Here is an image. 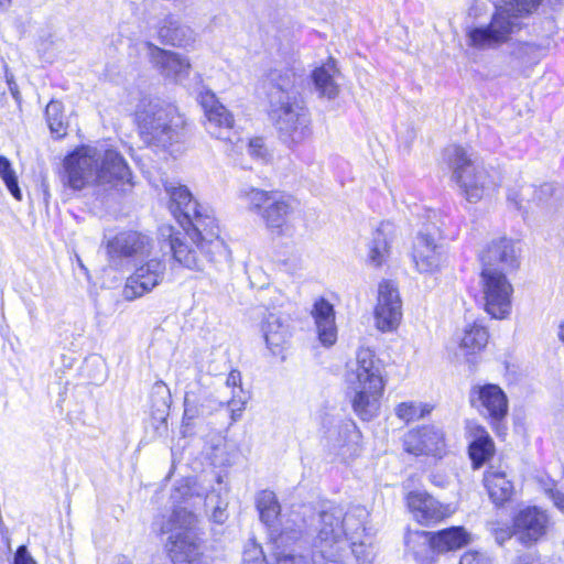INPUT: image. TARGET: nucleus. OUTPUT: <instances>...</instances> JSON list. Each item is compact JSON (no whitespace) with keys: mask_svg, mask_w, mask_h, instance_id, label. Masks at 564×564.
Instances as JSON below:
<instances>
[{"mask_svg":"<svg viewBox=\"0 0 564 564\" xmlns=\"http://www.w3.org/2000/svg\"><path fill=\"white\" fill-rule=\"evenodd\" d=\"M521 51L523 53H525V54H529V53L533 54V59H532L533 64H536L539 62V59H540V52L534 46H532V45H524V46H522Z\"/></svg>","mask_w":564,"mask_h":564,"instance_id":"680f3d73","label":"nucleus"},{"mask_svg":"<svg viewBox=\"0 0 564 564\" xmlns=\"http://www.w3.org/2000/svg\"><path fill=\"white\" fill-rule=\"evenodd\" d=\"M152 419L156 420L166 430V416L171 405V392L169 387L161 380L152 386L151 390Z\"/></svg>","mask_w":564,"mask_h":564,"instance_id":"c9c22d12","label":"nucleus"},{"mask_svg":"<svg viewBox=\"0 0 564 564\" xmlns=\"http://www.w3.org/2000/svg\"><path fill=\"white\" fill-rule=\"evenodd\" d=\"M140 137L149 147L169 151L183 141L185 119L174 106L158 98H143L135 110Z\"/></svg>","mask_w":564,"mask_h":564,"instance_id":"f03ea898","label":"nucleus"},{"mask_svg":"<svg viewBox=\"0 0 564 564\" xmlns=\"http://www.w3.org/2000/svg\"><path fill=\"white\" fill-rule=\"evenodd\" d=\"M473 441L469 444V457L474 468H480L491 454V438L489 433L480 425H469Z\"/></svg>","mask_w":564,"mask_h":564,"instance_id":"473e14b6","label":"nucleus"},{"mask_svg":"<svg viewBox=\"0 0 564 564\" xmlns=\"http://www.w3.org/2000/svg\"><path fill=\"white\" fill-rule=\"evenodd\" d=\"M433 532L421 530H409L404 536L406 551L411 553L417 562L422 564H433L435 562V552L432 549Z\"/></svg>","mask_w":564,"mask_h":564,"instance_id":"2f4dec72","label":"nucleus"},{"mask_svg":"<svg viewBox=\"0 0 564 564\" xmlns=\"http://www.w3.org/2000/svg\"><path fill=\"white\" fill-rule=\"evenodd\" d=\"M238 197L247 209L258 215L265 228L275 235H282L290 215L296 208V200L290 194L280 191H265L252 185H243Z\"/></svg>","mask_w":564,"mask_h":564,"instance_id":"423d86ee","label":"nucleus"},{"mask_svg":"<svg viewBox=\"0 0 564 564\" xmlns=\"http://www.w3.org/2000/svg\"><path fill=\"white\" fill-rule=\"evenodd\" d=\"M196 517L185 508L177 507L164 521L154 522L162 534L171 533L166 544L169 556L174 564H202L203 552L194 532Z\"/></svg>","mask_w":564,"mask_h":564,"instance_id":"39448f33","label":"nucleus"},{"mask_svg":"<svg viewBox=\"0 0 564 564\" xmlns=\"http://www.w3.org/2000/svg\"><path fill=\"white\" fill-rule=\"evenodd\" d=\"M449 164L453 169V180L469 202H478L484 195V185L488 178L487 173L477 164L467 151L458 145L446 150Z\"/></svg>","mask_w":564,"mask_h":564,"instance_id":"6e6552de","label":"nucleus"},{"mask_svg":"<svg viewBox=\"0 0 564 564\" xmlns=\"http://www.w3.org/2000/svg\"><path fill=\"white\" fill-rule=\"evenodd\" d=\"M521 249L518 243L510 239H501L496 247V259L501 270L506 272L516 271L520 265Z\"/></svg>","mask_w":564,"mask_h":564,"instance_id":"ea45409f","label":"nucleus"},{"mask_svg":"<svg viewBox=\"0 0 564 564\" xmlns=\"http://www.w3.org/2000/svg\"><path fill=\"white\" fill-rule=\"evenodd\" d=\"M64 169L65 184L74 191L93 184L104 194L126 193L133 185L126 160L113 149L77 148L65 158Z\"/></svg>","mask_w":564,"mask_h":564,"instance_id":"f257e3e1","label":"nucleus"},{"mask_svg":"<svg viewBox=\"0 0 564 564\" xmlns=\"http://www.w3.org/2000/svg\"><path fill=\"white\" fill-rule=\"evenodd\" d=\"M261 329L270 351L275 356H280L291 337L288 318L275 313H269L262 322Z\"/></svg>","mask_w":564,"mask_h":564,"instance_id":"b1692460","label":"nucleus"},{"mask_svg":"<svg viewBox=\"0 0 564 564\" xmlns=\"http://www.w3.org/2000/svg\"><path fill=\"white\" fill-rule=\"evenodd\" d=\"M429 412L430 409H427L426 405L416 404L414 402L400 403L395 409L397 416L405 422L421 419Z\"/></svg>","mask_w":564,"mask_h":564,"instance_id":"de8ad7c7","label":"nucleus"},{"mask_svg":"<svg viewBox=\"0 0 564 564\" xmlns=\"http://www.w3.org/2000/svg\"><path fill=\"white\" fill-rule=\"evenodd\" d=\"M6 80H7V84L9 86L10 93L12 94V96L14 98H17L18 95H19V89H18L17 83L14 82L13 75L11 73H9V72H6Z\"/></svg>","mask_w":564,"mask_h":564,"instance_id":"bf43d9fd","label":"nucleus"},{"mask_svg":"<svg viewBox=\"0 0 564 564\" xmlns=\"http://www.w3.org/2000/svg\"><path fill=\"white\" fill-rule=\"evenodd\" d=\"M404 449L413 455L441 456L445 443L443 432L434 426L410 431L403 440Z\"/></svg>","mask_w":564,"mask_h":564,"instance_id":"5701e85b","label":"nucleus"},{"mask_svg":"<svg viewBox=\"0 0 564 564\" xmlns=\"http://www.w3.org/2000/svg\"><path fill=\"white\" fill-rule=\"evenodd\" d=\"M488 339L489 333L487 328L478 323H474L466 328L459 348L466 356L474 355L487 346Z\"/></svg>","mask_w":564,"mask_h":564,"instance_id":"e433bc0d","label":"nucleus"},{"mask_svg":"<svg viewBox=\"0 0 564 564\" xmlns=\"http://www.w3.org/2000/svg\"><path fill=\"white\" fill-rule=\"evenodd\" d=\"M165 271V262L158 258H152L141 263L127 279L123 288V297L128 301H133L151 292L163 281Z\"/></svg>","mask_w":564,"mask_h":564,"instance_id":"2eb2a0df","label":"nucleus"},{"mask_svg":"<svg viewBox=\"0 0 564 564\" xmlns=\"http://www.w3.org/2000/svg\"><path fill=\"white\" fill-rule=\"evenodd\" d=\"M557 336L564 343V322L558 327Z\"/></svg>","mask_w":564,"mask_h":564,"instance_id":"338daca9","label":"nucleus"},{"mask_svg":"<svg viewBox=\"0 0 564 564\" xmlns=\"http://www.w3.org/2000/svg\"><path fill=\"white\" fill-rule=\"evenodd\" d=\"M467 45L474 50H488L494 45V12L486 23L468 25L466 29Z\"/></svg>","mask_w":564,"mask_h":564,"instance_id":"72a5a7b5","label":"nucleus"},{"mask_svg":"<svg viewBox=\"0 0 564 564\" xmlns=\"http://www.w3.org/2000/svg\"><path fill=\"white\" fill-rule=\"evenodd\" d=\"M390 225L381 224L380 227L372 234L369 242L368 261L375 267H380L389 256L390 249Z\"/></svg>","mask_w":564,"mask_h":564,"instance_id":"f704fd0d","label":"nucleus"},{"mask_svg":"<svg viewBox=\"0 0 564 564\" xmlns=\"http://www.w3.org/2000/svg\"><path fill=\"white\" fill-rule=\"evenodd\" d=\"M508 412V399L505 392L496 386V436H506V426L500 424L498 421L503 417Z\"/></svg>","mask_w":564,"mask_h":564,"instance_id":"09e8293b","label":"nucleus"},{"mask_svg":"<svg viewBox=\"0 0 564 564\" xmlns=\"http://www.w3.org/2000/svg\"><path fill=\"white\" fill-rule=\"evenodd\" d=\"M550 524L545 511L536 507H528L521 510L513 519V531L509 533L517 535L524 545H532L546 534Z\"/></svg>","mask_w":564,"mask_h":564,"instance_id":"a211bd4d","label":"nucleus"},{"mask_svg":"<svg viewBox=\"0 0 564 564\" xmlns=\"http://www.w3.org/2000/svg\"><path fill=\"white\" fill-rule=\"evenodd\" d=\"M382 362L369 348L357 351L355 367L347 373L354 412L362 420L370 421L380 410V398L384 390Z\"/></svg>","mask_w":564,"mask_h":564,"instance_id":"7ed1b4c3","label":"nucleus"},{"mask_svg":"<svg viewBox=\"0 0 564 564\" xmlns=\"http://www.w3.org/2000/svg\"><path fill=\"white\" fill-rule=\"evenodd\" d=\"M325 437L329 452L344 460L357 452L359 432L356 423L350 419L333 420Z\"/></svg>","mask_w":564,"mask_h":564,"instance_id":"6ab92c4d","label":"nucleus"},{"mask_svg":"<svg viewBox=\"0 0 564 564\" xmlns=\"http://www.w3.org/2000/svg\"><path fill=\"white\" fill-rule=\"evenodd\" d=\"M241 383V373L238 370H231L227 377L226 386L232 388V397L230 400L225 401L228 410L231 412L232 421L241 416L246 397L243 395Z\"/></svg>","mask_w":564,"mask_h":564,"instance_id":"a19ab883","label":"nucleus"},{"mask_svg":"<svg viewBox=\"0 0 564 564\" xmlns=\"http://www.w3.org/2000/svg\"><path fill=\"white\" fill-rule=\"evenodd\" d=\"M158 35L164 44L173 46L188 47L196 41L195 32L173 15L162 20Z\"/></svg>","mask_w":564,"mask_h":564,"instance_id":"bb28decb","label":"nucleus"},{"mask_svg":"<svg viewBox=\"0 0 564 564\" xmlns=\"http://www.w3.org/2000/svg\"><path fill=\"white\" fill-rule=\"evenodd\" d=\"M496 319H506L512 310L513 288L503 274H496Z\"/></svg>","mask_w":564,"mask_h":564,"instance_id":"4c0bfd02","label":"nucleus"},{"mask_svg":"<svg viewBox=\"0 0 564 564\" xmlns=\"http://www.w3.org/2000/svg\"><path fill=\"white\" fill-rule=\"evenodd\" d=\"M200 105L206 117L205 128L212 137L232 144L241 142L234 130V116L219 102L214 93L206 91L202 94Z\"/></svg>","mask_w":564,"mask_h":564,"instance_id":"f8f14e48","label":"nucleus"},{"mask_svg":"<svg viewBox=\"0 0 564 564\" xmlns=\"http://www.w3.org/2000/svg\"><path fill=\"white\" fill-rule=\"evenodd\" d=\"M481 271L479 276L480 293L476 295V301L484 310L494 317V264L490 249L484 250L479 254Z\"/></svg>","mask_w":564,"mask_h":564,"instance_id":"c756f323","label":"nucleus"},{"mask_svg":"<svg viewBox=\"0 0 564 564\" xmlns=\"http://www.w3.org/2000/svg\"><path fill=\"white\" fill-rule=\"evenodd\" d=\"M188 238L197 245L202 253L215 257L224 247L219 239V228L210 210L199 206L182 226Z\"/></svg>","mask_w":564,"mask_h":564,"instance_id":"9d476101","label":"nucleus"},{"mask_svg":"<svg viewBox=\"0 0 564 564\" xmlns=\"http://www.w3.org/2000/svg\"><path fill=\"white\" fill-rule=\"evenodd\" d=\"M344 514L345 520L341 521L343 529H345L344 539L346 541L359 539L366 530L365 523L369 516L367 509L356 506L346 512L344 511Z\"/></svg>","mask_w":564,"mask_h":564,"instance_id":"58836bf2","label":"nucleus"},{"mask_svg":"<svg viewBox=\"0 0 564 564\" xmlns=\"http://www.w3.org/2000/svg\"><path fill=\"white\" fill-rule=\"evenodd\" d=\"M212 519L216 523H224L226 520L225 509L219 506L215 507L212 513Z\"/></svg>","mask_w":564,"mask_h":564,"instance_id":"052dcab7","label":"nucleus"},{"mask_svg":"<svg viewBox=\"0 0 564 564\" xmlns=\"http://www.w3.org/2000/svg\"><path fill=\"white\" fill-rule=\"evenodd\" d=\"M491 474L490 473H486L485 474V477H484V484H485V487L487 488V492H488V496L489 498H494V489L490 485V478H491Z\"/></svg>","mask_w":564,"mask_h":564,"instance_id":"0e129e2a","label":"nucleus"},{"mask_svg":"<svg viewBox=\"0 0 564 564\" xmlns=\"http://www.w3.org/2000/svg\"><path fill=\"white\" fill-rule=\"evenodd\" d=\"M12 0H0V12H7L11 7Z\"/></svg>","mask_w":564,"mask_h":564,"instance_id":"69168bd1","label":"nucleus"},{"mask_svg":"<svg viewBox=\"0 0 564 564\" xmlns=\"http://www.w3.org/2000/svg\"><path fill=\"white\" fill-rule=\"evenodd\" d=\"M0 177L11 195L15 199L21 200L22 193L18 184V177L12 169L11 162L4 155H0Z\"/></svg>","mask_w":564,"mask_h":564,"instance_id":"49530a36","label":"nucleus"},{"mask_svg":"<svg viewBox=\"0 0 564 564\" xmlns=\"http://www.w3.org/2000/svg\"><path fill=\"white\" fill-rule=\"evenodd\" d=\"M256 503L260 520L270 527L280 512V505L275 494L271 490H262L258 494Z\"/></svg>","mask_w":564,"mask_h":564,"instance_id":"79ce46f5","label":"nucleus"},{"mask_svg":"<svg viewBox=\"0 0 564 564\" xmlns=\"http://www.w3.org/2000/svg\"><path fill=\"white\" fill-rule=\"evenodd\" d=\"M339 75L340 70L337 67L336 59L333 57H329L324 64L312 72L311 77L314 88L321 97L333 100L339 95L340 89L336 82Z\"/></svg>","mask_w":564,"mask_h":564,"instance_id":"a878e982","label":"nucleus"},{"mask_svg":"<svg viewBox=\"0 0 564 564\" xmlns=\"http://www.w3.org/2000/svg\"><path fill=\"white\" fill-rule=\"evenodd\" d=\"M499 488V494L496 491V498L500 496L502 500L509 499L514 494L513 484L506 478V474L496 473V488Z\"/></svg>","mask_w":564,"mask_h":564,"instance_id":"603ef678","label":"nucleus"},{"mask_svg":"<svg viewBox=\"0 0 564 564\" xmlns=\"http://www.w3.org/2000/svg\"><path fill=\"white\" fill-rule=\"evenodd\" d=\"M432 541L436 556L463 549L471 542V535L464 527H451L433 532Z\"/></svg>","mask_w":564,"mask_h":564,"instance_id":"c85d7f7f","label":"nucleus"},{"mask_svg":"<svg viewBox=\"0 0 564 564\" xmlns=\"http://www.w3.org/2000/svg\"><path fill=\"white\" fill-rule=\"evenodd\" d=\"M300 78L293 68L271 69L267 75V94L270 107H276L285 104V101L301 100L299 91Z\"/></svg>","mask_w":564,"mask_h":564,"instance_id":"f3484780","label":"nucleus"},{"mask_svg":"<svg viewBox=\"0 0 564 564\" xmlns=\"http://www.w3.org/2000/svg\"><path fill=\"white\" fill-rule=\"evenodd\" d=\"M242 564H268L262 547L254 542H249L243 550Z\"/></svg>","mask_w":564,"mask_h":564,"instance_id":"3c124183","label":"nucleus"},{"mask_svg":"<svg viewBox=\"0 0 564 564\" xmlns=\"http://www.w3.org/2000/svg\"><path fill=\"white\" fill-rule=\"evenodd\" d=\"M166 192L170 195V209L175 216L181 226H184V221L200 206L192 196L191 192L186 186H165Z\"/></svg>","mask_w":564,"mask_h":564,"instance_id":"7c9ffc66","label":"nucleus"},{"mask_svg":"<svg viewBox=\"0 0 564 564\" xmlns=\"http://www.w3.org/2000/svg\"><path fill=\"white\" fill-rule=\"evenodd\" d=\"M270 116L274 120L280 139L286 144H296L311 134L310 116L302 100L285 101L270 107Z\"/></svg>","mask_w":564,"mask_h":564,"instance_id":"1a4fd4ad","label":"nucleus"},{"mask_svg":"<svg viewBox=\"0 0 564 564\" xmlns=\"http://www.w3.org/2000/svg\"><path fill=\"white\" fill-rule=\"evenodd\" d=\"M412 260L417 272L423 274H434L445 264L444 246L437 241L435 234L429 228L416 235L412 248Z\"/></svg>","mask_w":564,"mask_h":564,"instance_id":"4468645a","label":"nucleus"},{"mask_svg":"<svg viewBox=\"0 0 564 564\" xmlns=\"http://www.w3.org/2000/svg\"><path fill=\"white\" fill-rule=\"evenodd\" d=\"M225 404V401L213 399L205 390H199V392L187 390L184 397L183 422L186 426H189L195 419L209 415L217 406Z\"/></svg>","mask_w":564,"mask_h":564,"instance_id":"393cba45","label":"nucleus"},{"mask_svg":"<svg viewBox=\"0 0 564 564\" xmlns=\"http://www.w3.org/2000/svg\"><path fill=\"white\" fill-rule=\"evenodd\" d=\"M470 402L478 410H485L488 417L494 420V384L475 387L470 394Z\"/></svg>","mask_w":564,"mask_h":564,"instance_id":"a18cd8bd","label":"nucleus"},{"mask_svg":"<svg viewBox=\"0 0 564 564\" xmlns=\"http://www.w3.org/2000/svg\"><path fill=\"white\" fill-rule=\"evenodd\" d=\"M459 564H487V561L478 552H466L460 557Z\"/></svg>","mask_w":564,"mask_h":564,"instance_id":"4d7b16f0","label":"nucleus"},{"mask_svg":"<svg viewBox=\"0 0 564 564\" xmlns=\"http://www.w3.org/2000/svg\"><path fill=\"white\" fill-rule=\"evenodd\" d=\"M346 541V551H340L343 564H368L371 560V550L364 541L359 539Z\"/></svg>","mask_w":564,"mask_h":564,"instance_id":"37998d69","label":"nucleus"},{"mask_svg":"<svg viewBox=\"0 0 564 564\" xmlns=\"http://www.w3.org/2000/svg\"><path fill=\"white\" fill-rule=\"evenodd\" d=\"M106 249L109 263L120 267L123 261L149 257L153 249V240L140 231H121L107 240Z\"/></svg>","mask_w":564,"mask_h":564,"instance_id":"9b49d317","label":"nucleus"},{"mask_svg":"<svg viewBox=\"0 0 564 564\" xmlns=\"http://www.w3.org/2000/svg\"><path fill=\"white\" fill-rule=\"evenodd\" d=\"M305 520L295 516L282 524L281 532L271 542L272 564H313L312 555L300 553L307 550L310 533L304 530Z\"/></svg>","mask_w":564,"mask_h":564,"instance_id":"0eeeda50","label":"nucleus"},{"mask_svg":"<svg viewBox=\"0 0 564 564\" xmlns=\"http://www.w3.org/2000/svg\"><path fill=\"white\" fill-rule=\"evenodd\" d=\"M406 505L413 518L423 525L437 523L453 513L449 505H443L425 491H411Z\"/></svg>","mask_w":564,"mask_h":564,"instance_id":"4be33fe9","label":"nucleus"},{"mask_svg":"<svg viewBox=\"0 0 564 564\" xmlns=\"http://www.w3.org/2000/svg\"><path fill=\"white\" fill-rule=\"evenodd\" d=\"M140 50L145 53L152 66L165 79L178 83L189 76V59L176 52L163 50L151 42H142Z\"/></svg>","mask_w":564,"mask_h":564,"instance_id":"ddd939ff","label":"nucleus"},{"mask_svg":"<svg viewBox=\"0 0 564 564\" xmlns=\"http://www.w3.org/2000/svg\"><path fill=\"white\" fill-rule=\"evenodd\" d=\"M557 192L553 184H543L540 187L525 186V194L538 205L547 203Z\"/></svg>","mask_w":564,"mask_h":564,"instance_id":"8fccbe9b","label":"nucleus"},{"mask_svg":"<svg viewBox=\"0 0 564 564\" xmlns=\"http://www.w3.org/2000/svg\"><path fill=\"white\" fill-rule=\"evenodd\" d=\"M521 192L522 193L520 194L519 191L516 189V188H509L508 189L507 199H508V202L513 204V206L517 209L521 208V202L523 200V197L529 196V194H525V187L522 188Z\"/></svg>","mask_w":564,"mask_h":564,"instance_id":"6e6d98bb","label":"nucleus"},{"mask_svg":"<svg viewBox=\"0 0 564 564\" xmlns=\"http://www.w3.org/2000/svg\"><path fill=\"white\" fill-rule=\"evenodd\" d=\"M45 117L48 128L53 134L61 138L66 134L67 122L64 115L63 104L58 100H51L45 109Z\"/></svg>","mask_w":564,"mask_h":564,"instance_id":"c03bdc74","label":"nucleus"},{"mask_svg":"<svg viewBox=\"0 0 564 564\" xmlns=\"http://www.w3.org/2000/svg\"><path fill=\"white\" fill-rule=\"evenodd\" d=\"M317 334L324 346H332L337 340V328L335 325V312L333 305L321 299L315 302L313 308Z\"/></svg>","mask_w":564,"mask_h":564,"instance_id":"cd10ccee","label":"nucleus"},{"mask_svg":"<svg viewBox=\"0 0 564 564\" xmlns=\"http://www.w3.org/2000/svg\"><path fill=\"white\" fill-rule=\"evenodd\" d=\"M213 500H214V495H208L206 497V505L208 506L210 502H213Z\"/></svg>","mask_w":564,"mask_h":564,"instance_id":"774afa93","label":"nucleus"},{"mask_svg":"<svg viewBox=\"0 0 564 564\" xmlns=\"http://www.w3.org/2000/svg\"><path fill=\"white\" fill-rule=\"evenodd\" d=\"M547 495L553 500L554 505L564 513V495L554 489L547 490Z\"/></svg>","mask_w":564,"mask_h":564,"instance_id":"13d9d810","label":"nucleus"},{"mask_svg":"<svg viewBox=\"0 0 564 564\" xmlns=\"http://www.w3.org/2000/svg\"><path fill=\"white\" fill-rule=\"evenodd\" d=\"M517 564H538V560L534 556L527 554V555L520 556L518 558Z\"/></svg>","mask_w":564,"mask_h":564,"instance_id":"e2e57ef3","label":"nucleus"},{"mask_svg":"<svg viewBox=\"0 0 564 564\" xmlns=\"http://www.w3.org/2000/svg\"><path fill=\"white\" fill-rule=\"evenodd\" d=\"M542 0H501L499 12H496V43L520 29L518 18L531 14Z\"/></svg>","mask_w":564,"mask_h":564,"instance_id":"aec40b11","label":"nucleus"},{"mask_svg":"<svg viewBox=\"0 0 564 564\" xmlns=\"http://www.w3.org/2000/svg\"><path fill=\"white\" fill-rule=\"evenodd\" d=\"M246 147H247L248 153L251 156H253V158H263L264 156L265 150L263 147L262 139L257 138V139L250 140Z\"/></svg>","mask_w":564,"mask_h":564,"instance_id":"864d4df0","label":"nucleus"},{"mask_svg":"<svg viewBox=\"0 0 564 564\" xmlns=\"http://www.w3.org/2000/svg\"><path fill=\"white\" fill-rule=\"evenodd\" d=\"M14 564H36L25 545H20L14 554Z\"/></svg>","mask_w":564,"mask_h":564,"instance_id":"5fc2aeb1","label":"nucleus"},{"mask_svg":"<svg viewBox=\"0 0 564 564\" xmlns=\"http://www.w3.org/2000/svg\"><path fill=\"white\" fill-rule=\"evenodd\" d=\"M160 231L161 236L169 237V246L173 252L174 259L184 267L193 270H202L203 258L209 261L214 259V257H207L205 253H202L197 245L188 238L186 231L175 232L174 228L171 226H163Z\"/></svg>","mask_w":564,"mask_h":564,"instance_id":"412c9836","label":"nucleus"},{"mask_svg":"<svg viewBox=\"0 0 564 564\" xmlns=\"http://www.w3.org/2000/svg\"><path fill=\"white\" fill-rule=\"evenodd\" d=\"M402 303L399 291L391 281H382L378 286V299L375 307L377 328L381 332H392L400 324Z\"/></svg>","mask_w":564,"mask_h":564,"instance_id":"dca6fc26","label":"nucleus"},{"mask_svg":"<svg viewBox=\"0 0 564 564\" xmlns=\"http://www.w3.org/2000/svg\"><path fill=\"white\" fill-rule=\"evenodd\" d=\"M302 514L299 512H292L290 518L299 516L300 520H305L304 530L311 535L308 543L313 538L312 554L313 564H343L345 563L341 558L340 551H346V539L345 529H343L341 521L345 520L344 509L340 506H329L322 510L316 518L311 519V523L307 524L305 519L306 507L303 508Z\"/></svg>","mask_w":564,"mask_h":564,"instance_id":"20e7f679","label":"nucleus"}]
</instances>
